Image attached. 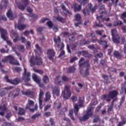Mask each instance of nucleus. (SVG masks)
I'll return each mask as SVG.
<instances>
[{
    "mask_svg": "<svg viewBox=\"0 0 126 126\" xmlns=\"http://www.w3.org/2000/svg\"><path fill=\"white\" fill-rule=\"evenodd\" d=\"M26 110L22 108H19V111H18V115L20 116H23L25 114Z\"/></svg>",
    "mask_w": 126,
    "mask_h": 126,
    "instance_id": "31",
    "label": "nucleus"
},
{
    "mask_svg": "<svg viewBox=\"0 0 126 126\" xmlns=\"http://www.w3.org/2000/svg\"><path fill=\"white\" fill-rule=\"evenodd\" d=\"M21 40V43H25L27 41V39L25 37L22 36L19 39Z\"/></svg>",
    "mask_w": 126,
    "mask_h": 126,
    "instance_id": "59",
    "label": "nucleus"
},
{
    "mask_svg": "<svg viewBox=\"0 0 126 126\" xmlns=\"http://www.w3.org/2000/svg\"><path fill=\"white\" fill-rule=\"evenodd\" d=\"M52 93L53 94L56 95L57 97H59L60 95V90L57 86L54 87L52 89Z\"/></svg>",
    "mask_w": 126,
    "mask_h": 126,
    "instance_id": "15",
    "label": "nucleus"
},
{
    "mask_svg": "<svg viewBox=\"0 0 126 126\" xmlns=\"http://www.w3.org/2000/svg\"><path fill=\"white\" fill-rule=\"evenodd\" d=\"M83 14L85 16H88L90 14V10L87 8H84L83 9Z\"/></svg>",
    "mask_w": 126,
    "mask_h": 126,
    "instance_id": "29",
    "label": "nucleus"
},
{
    "mask_svg": "<svg viewBox=\"0 0 126 126\" xmlns=\"http://www.w3.org/2000/svg\"><path fill=\"white\" fill-rule=\"evenodd\" d=\"M88 48L92 50L94 52L97 51V48L95 47V45L94 44L90 45L88 46Z\"/></svg>",
    "mask_w": 126,
    "mask_h": 126,
    "instance_id": "38",
    "label": "nucleus"
},
{
    "mask_svg": "<svg viewBox=\"0 0 126 126\" xmlns=\"http://www.w3.org/2000/svg\"><path fill=\"white\" fill-rule=\"evenodd\" d=\"M8 61H9V63L12 64L16 65H20L19 62L18 61H15L14 57L11 55L5 57L4 59L1 60V61L4 63Z\"/></svg>",
    "mask_w": 126,
    "mask_h": 126,
    "instance_id": "6",
    "label": "nucleus"
},
{
    "mask_svg": "<svg viewBox=\"0 0 126 126\" xmlns=\"http://www.w3.org/2000/svg\"><path fill=\"white\" fill-rule=\"evenodd\" d=\"M65 54V52L64 50H61L60 54L58 56V58H59L62 57Z\"/></svg>",
    "mask_w": 126,
    "mask_h": 126,
    "instance_id": "57",
    "label": "nucleus"
},
{
    "mask_svg": "<svg viewBox=\"0 0 126 126\" xmlns=\"http://www.w3.org/2000/svg\"><path fill=\"white\" fill-rule=\"evenodd\" d=\"M1 4L4 6V8H7L9 2L8 0H1Z\"/></svg>",
    "mask_w": 126,
    "mask_h": 126,
    "instance_id": "27",
    "label": "nucleus"
},
{
    "mask_svg": "<svg viewBox=\"0 0 126 126\" xmlns=\"http://www.w3.org/2000/svg\"><path fill=\"white\" fill-rule=\"evenodd\" d=\"M11 116H12V113L11 112H10L6 113L5 115V118L8 120H9Z\"/></svg>",
    "mask_w": 126,
    "mask_h": 126,
    "instance_id": "52",
    "label": "nucleus"
},
{
    "mask_svg": "<svg viewBox=\"0 0 126 126\" xmlns=\"http://www.w3.org/2000/svg\"><path fill=\"white\" fill-rule=\"evenodd\" d=\"M22 3L24 4L26 6L30 4V1L29 0H21Z\"/></svg>",
    "mask_w": 126,
    "mask_h": 126,
    "instance_id": "50",
    "label": "nucleus"
},
{
    "mask_svg": "<svg viewBox=\"0 0 126 126\" xmlns=\"http://www.w3.org/2000/svg\"><path fill=\"white\" fill-rule=\"evenodd\" d=\"M90 43H91V41L89 40H83L81 42L80 45L84 46V45H86L87 44H90Z\"/></svg>",
    "mask_w": 126,
    "mask_h": 126,
    "instance_id": "36",
    "label": "nucleus"
},
{
    "mask_svg": "<svg viewBox=\"0 0 126 126\" xmlns=\"http://www.w3.org/2000/svg\"><path fill=\"white\" fill-rule=\"evenodd\" d=\"M42 81H43L44 83H48L49 82V78L48 76L45 75L43 76Z\"/></svg>",
    "mask_w": 126,
    "mask_h": 126,
    "instance_id": "37",
    "label": "nucleus"
},
{
    "mask_svg": "<svg viewBox=\"0 0 126 126\" xmlns=\"http://www.w3.org/2000/svg\"><path fill=\"white\" fill-rule=\"evenodd\" d=\"M34 105V102L31 99L28 100V103L26 105V109H29L30 110L31 108H32Z\"/></svg>",
    "mask_w": 126,
    "mask_h": 126,
    "instance_id": "14",
    "label": "nucleus"
},
{
    "mask_svg": "<svg viewBox=\"0 0 126 126\" xmlns=\"http://www.w3.org/2000/svg\"><path fill=\"white\" fill-rule=\"evenodd\" d=\"M98 43L101 45H104L108 43V39H107V35H103L100 37V39L98 41Z\"/></svg>",
    "mask_w": 126,
    "mask_h": 126,
    "instance_id": "13",
    "label": "nucleus"
},
{
    "mask_svg": "<svg viewBox=\"0 0 126 126\" xmlns=\"http://www.w3.org/2000/svg\"><path fill=\"white\" fill-rule=\"evenodd\" d=\"M7 17L10 20H12L16 17V15L13 14L12 11L11 10H9L6 13Z\"/></svg>",
    "mask_w": 126,
    "mask_h": 126,
    "instance_id": "17",
    "label": "nucleus"
},
{
    "mask_svg": "<svg viewBox=\"0 0 126 126\" xmlns=\"http://www.w3.org/2000/svg\"><path fill=\"white\" fill-rule=\"evenodd\" d=\"M13 36L15 37V38L13 39V42H16L18 40L19 37L18 34L16 32L13 33Z\"/></svg>",
    "mask_w": 126,
    "mask_h": 126,
    "instance_id": "35",
    "label": "nucleus"
},
{
    "mask_svg": "<svg viewBox=\"0 0 126 126\" xmlns=\"http://www.w3.org/2000/svg\"><path fill=\"white\" fill-rule=\"evenodd\" d=\"M31 73L28 72L27 69L25 68L23 80L25 82H29V81H31Z\"/></svg>",
    "mask_w": 126,
    "mask_h": 126,
    "instance_id": "12",
    "label": "nucleus"
},
{
    "mask_svg": "<svg viewBox=\"0 0 126 126\" xmlns=\"http://www.w3.org/2000/svg\"><path fill=\"white\" fill-rule=\"evenodd\" d=\"M30 63L32 64L40 65L43 63V60L41 58L36 56L35 57H32L30 59Z\"/></svg>",
    "mask_w": 126,
    "mask_h": 126,
    "instance_id": "7",
    "label": "nucleus"
},
{
    "mask_svg": "<svg viewBox=\"0 0 126 126\" xmlns=\"http://www.w3.org/2000/svg\"><path fill=\"white\" fill-rule=\"evenodd\" d=\"M38 110V105L37 104H35L34 106V108H31L30 109V111L32 112H34L35 111H37Z\"/></svg>",
    "mask_w": 126,
    "mask_h": 126,
    "instance_id": "53",
    "label": "nucleus"
},
{
    "mask_svg": "<svg viewBox=\"0 0 126 126\" xmlns=\"http://www.w3.org/2000/svg\"><path fill=\"white\" fill-rule=\"evenodd\" d=\"M19 50L21 52H24L25 51V47L23 45H20L18 47Z\"/></svg>",
    "mask_w": 126,
    "mask_h": 126,
    "instance_id": "62",
    "label": "nucleus"
},
{
    "mask_svg": "<svg viewBox=\"0 0 126 126\" xmlns=\"http://www.w3.org/2000/svg\"><path fill=\"white\" fill-rule=\"evenodd\" d=\"M94 118L93 120V123H97L98 122H101V120H100V117L98 115H94Z\"/></svg>",
    "mask_w": 126,
    "mask_h": 126,
    "instance_id": "32",
    "label": "nucleus"
},
{
    "mask_svg": "<svg viewBox=\"0 0 126 126\" xmlns=\"http://www.w3.org/2000/svg\"><path fill=\"white\" fill-rule=\"evenodd\" d=\"M54 41L56 44H57V47H60L59 44H58V43H60L61 41V38L60 36H58L57 37H54Z\"/></svg>",
    "mask_w": 126,
    "mask_h": 126,
    "instance_id": "25",
    "label": "nucleus"
},
{
    "mask_svg": "<svg viewBox=\"0 0 126 126\" xmlns=\"http://www.w3.org/2000/svg\"><path fill=\"white\" fill-rule=\"evenodd\" d=\"M103 32H104V30H97L95 31V33L96 34L99 35H102L103 34Z\"/></svg>",
    "mask_w": 126,
    "mask_h": 126,
    "instance_id": "56",
    "label": "nucleus"
},
{
    "mask_svg": "<svg viewBox=\"0 0 126 126\" xmlns=\"http://www.w3.org/2000/svg\"><path fill=\"white\" fill-rule=\"evenodd\" d=\"M105 11V5H102L99 7V12L103 13Z\"/></svg>",
    "mask_w": 126,
    "mask_h": 126,
    "instance_id": "47",
    "label": "nucleus"
},
{
    "mask_svg": "<svg viewBox=\"0 0 126 126\" xmlns=\"http://www.w3.org/2000/svg\"><path fill=\"white\" fill-rule=\"evenodd\" d=\"M62 7V9L63 10L64 12V14L65 15L67 16V15H72V12L70 11L68 9H67L65 6L63 4L61 6Z\"/></svg>",
    "mask_w": 126,
    "mask_h": 126,
    "instance_id": "16",
    "label": "nucleus"
},
{
    "mask_svg": "<svg viewBox=\"0 0 126 126\" xmlns=\"http://www.w3.org/2000/svg\"><path fill=\"white\" fill-rule=\"evenodd\" d=\"M62 79L64 82H69L70 81V79L66 76H62Z\"/></svg>",
    "mask_w": 126,
    "mask_h": 126,
    "instance_id": "42",
    "label": "nucleus"
},
{
    "mask_svg": "<svg viewBox=\"0 0 126 126\" xmlns=\"http://www.w3.org/2000/svg\"><path fill=\"white\" fill-rule=\"evenodd\" d=\"M51 98V93L49 92H47L45 94V102H47V101H49V100H50Z\"/></svg>",
    "mask_w": 126,
    "mask_h": 126,
    "instance_id": "26",
    "label": "nucleus"
},
{
    "mask_svg": "<svg viewBox=\"0 0 126 126\" xmlns=\"http://www.w3.org/2000/svg\"><path fill=\"white\" fill-rule=\"evenodd\" d=\"M113 41L116 44H120L121 42V37L119 35H116L112 37Z\"/></svg>",
    "mask_w": 126,
    "mask_h": 126,
    "instance_id": "20",
    "label": "nucleus"
},
{
    "mask_svg": "<svg viewBox=\"0 0 126 126\" xmlns=\"http://www.w3.org/2000/svg\"><path fill=\"white\" fill-rule=\"evenodd\" d=\"M33 71L34 72H37V73H39V74H43L44 73V71L40 69H33Z\"/></svg>",
    "mask_w": 126,
    "mask_h": 126,
    "instance_id": "48",
    "label": "nucleus"
},
{
    "mask_svg": "<svg viewBox=\"0 0 126 126\" xmlns=\"http://www.w3.org/2000/svg\"><path fill=\"white\" fill-rule=\"evenodd\" d=\"M30 17H31L32 18V21H34L35 20V19H37V18L38 17V15L37 14L31 13L30 14Z\"/></svg>",
    "mask_w": 126,
    "mask_h": 126,
    "instance_id": "34",
    "label": "nucleus"
},
{
    "mask_svg": "<svg viewBox=\"0 0 126 126\" xmlns=\"http://www.w3.org/2000/svg\"><path fill=\"white\" fill-rule=\"evenodd\" d=\"M32 78L34 82H36V83H37V84H40V80L38 78L36 74H32Z\"/></svg>",
    "mask_w": 126,
    "mask_h": 126,
    "instance_id": "21",
    "label": "nucleus"
},
{
    "mask_svg": "<svg viewBox=\"0 0 126 126\" xmlns=\"http://www.w3.org/2000/svg\"><path fill=\"white\" fill-rule=\"evenodd\" d=\"M46 25H47L50 29H52L54 26V23L52 21H49L46 22Z\"/></svg>",
    "mask_w": 126,
    "mask_h": 126,
    "instance_id": "39",
    "label": "nucleus"
},
{
    "mask_svg": "<svg viewBox=\"0 0 126 126\" xmlns=\"http://www.w3.org/2000/svg\"><path fill=\"white\" fill-rule=\"evenodd\" d=\"M123 24H124V23H123V22H122V21L118 20L115 23L114 26L116 27L118 26H122L123 25Z\"/></svg>",
    "mask_w": 126,
    "mask_h": 126,
    "instance_id": "44",
    "label": "nucleus"
},
{
    "mask_svg": "<svg viewBox=\"0 0 126 126\" xmlns=\"http://www.w3.org/2000/svg\"><path fill=\"white\" fill-rule=\"evenodd\" d=\"M114 50V49H113V48H111L110 49H108V53L107 54L109 56L112 55V52H113V50Z\"/></svg>",
    "mask_w": 126,
    "mask_h": 126,
    "instance_id": "64",
    "label": "nucleus"
},
{
    "mask_svg": "<svg viewBox=\"0 0 126 126\" xmlns=\"http://www.w3.org/2000/svg\"><path fill=\"white\" fill-rule=\"evenodd\" d=\"M56 53L53 49H48L47 51V57L50 60L53 61L54 57H55Z\"/></svg>",
    "mask_w": 126,
    "mask_h": 126,
    "instance_id": "10",
    "label": "nucleus"
},
{
    "mask_svg": "<svg viewBox=\"0 0 126 126\" xmlns=\"http://www.w3.org/2000/svg\"><path fill=\"white\" fill-rule=\"evenodd\" d=\"M85 58H82L79 61V67H82L84 66L86 67L85 71L84 72L83 69H81L80 71V72L81 74V75L86 78V77L89 76L90 75V68L91 67V63H90V61L89 60H87L85 62Z\"/></svg>",
    "mask_w": 126,
    "mask_h": 126,
    "instance_id": "1",
    "label": "nucleus"
},
{
    "mask_svg": "<svg viewBox=\"0 0 126 126\" xmlns=\"http://www.w3.org/2000/svg\"><path fill=\"white\" fill-rule=\"evenodd\" d=\"M119 92L118 90H112L108 93V94H104L101 95V99L103 101H106L107 102H111V99H116L118 98Z\"/></svg>",
    "mask_w": 126,
    "mask_h": 126,
    "instance_id": "2",
    "label": "nucleus"
},
{
    "mask_svg": "<svg viewBox=\"0 0 126 126\" xmlns=\"http://www.w3.org/2000/svg\"><path fill=\"white\" fill-rule=\"evenodd\" d=\"M57 21L61 22L62 23H64L65 22V19L61 16H58L57 17H54Z\"/></svg>",
    "mask_w": 126,
    "mask_h": 126,
    "instance_id": "24",
    "label": "nucleus"
},
{
    "mask_svg": "<svg viewBox=\"0 0 126 126\" xmlns=\"http://www.w3.org/2000/svg\"><path fill=\"white\" fill-rule=\"evenodd\" d=\"M55 83L56 84V85H62L63 82L61 80H55Z\"/></svg>",
    "mask_w": 126,
    "mask_h": 126,
    "instance_id": "49",
    "label": "nucleus"
},
{
    "mask_svg": "<svg viewBox=\"0 0 126 126\" xmlns=\"http://www.w3.org/2000/svg\"><path fill=\"white\" fill-rule=\"evenodd\" d=\"M84 102H85L84 97H79V105L76 103L74 106V112L75 116H78L79 110L81 108H82L83 106Z\"/></svg>",
    "mask_w": 126,
    "mask_h": 126,
    "instance_id": "5",
    "label": "nucleus"
},
{
    "mask_svg": "<svg viewBox=\"0 0 126 126\" xmlns=\"http://www.w3.org/2000/svg\"><path fill=\"white\" fill-rule=\"evenodd\" d=\"M71 100L73 102H77V101L78 100V97L77 96L72 95L71 97Z\"/></svg>",
    "mask_w": 126,
    "mask_h": 126,
    "instance_id": "58",
    "label": "nucleus"
},
{
    "mask_svg": "<svg viewBox=\"0 0 126 126\" xmlns=\"http://www.w3.org/2000/svg\"><path fill=\"white\" fill-rule=\"evenodd\" d=\"M93 5L92 3L88 4V8L91 11L92 14H94V11L97 9V5H95L93 7Z\"/></svg>",
    "mask_w": 126,
    "mask_h": 126,
    "instance_id": "18",
    "label": "nucleus"
},
{
    "mask_svg": "<svg viewBox=\"0 0 126 126\" xmlns=\"http://www.w3.org/2000/svg\"><path fill=\"white\" fill-rule=\"evenodd\" d=\"M74 110L73 109H71L69 111L68 117H70V119L73 121H75L76 120L75 118L73 116Z\"/></svg>",
    "mask_w": 126,
    "mask_h": 126,
    "instance_id": "23",
    "label": "nucleus"
},
{
    "mask_svg": "<svg viewBox=\"0 0 126 126\" xmlns=\"http://www.w3.org/2000/svg\"><path fill=\"white\" fill-rule=\"evenodd\" d=\"M102 78H103V79H104V80H105L106 83L108 84V80H109V76L105 74H102Z\"/></svg>",
    "mask_w": 126,
    "mask_h": 126,
    "instance_id": "41",
    "label": "nucleus"
},
{
    "mask_svg": "<svg viewBox=\"0 0 126 126\" xmlns=\"http://www.w3.org/2000/svg\"><path fill=\"white\" fill-rule=\"evenodd\" d=\"M0 110H1V112H4V114H5V111L8 110V107L6 106V104H3L2 106H1Z\"/></svg>",
    "mask_w": 126,
    "mask_h": 126,
    "instance_id": "33",
    "label": "nucleus"
},
{
    "mask_svg": "<svg viewBox=\"0 0 126 126\" xmlns=\"http://www.w3.org/2000/svg\"><path fill=\"white\" fill-rule=\"evenodd\" d=\"M114 57L118 59H121L123 58V55L119 53L118 51H115L114 53Z\"/></svg>",
    "mask_w": 126,
    "mask_h": 126,
    "instance_id": "22",
    "label": "nucleus"
},
{
    "mask_svg": "<svg viewBox=\"0 0 126 126\" xmlns=\"http://www.w3.org/2000/svg\"><path fill=\"white\" fill-rule=\"evenodd\" d=\"M41 115V114L40 113L35 114L34 115L32 116V119L35 120L36 118L39 117Z\"/></svg>",
    "mask_w": 126,
    "mask_h": 126,
    "instance_id": "45",
    "label": "nucleus"
},
{
    "mask_svg": "<svg viewBox=\"0 0 126 126\" xmlns=\"http://www.w3.org/2000/svg\"><path fill=\"white\" fill-rule=\"evenodd\" d=\"M26 6L22 4H19L18 5V7L19 9H20L21 10H24L25 9Z\"/></svg>",
    "mask_w": 126,
    "mask_h": 126,
    "instance_id": "54",
    "label": "nucleus"
},
{
    "mask_svg": "<svg viewBox=\"0 0 126 126\" xmlns=\"http://www.w3.org/2000/svg\"><path fill=\"white\" fill-rule=\"evenodd\" d=\"M4 78L6 80V82L12 84V85H18L21 82V79L19 77H16L13 79H9L8 76H5Z\"/></svg>",
    "mask_w": 126,
    "mask_h": 126,
    "instance_id": "8",
    "label": "nucleus"
},
{
    "mask_svg": "<svg viewBox=\"0 0 126 126\" xmlns=\"http://www.w3.org/2000/svg\"><path fill=\"white\" fill-rule=\"evenodd\" d=\"M83 56L87 58H89L91 57V55L87 51H83Z\"/></svg>",
    "mask_w": 126,
    "mask_h": 126,
    "instance_id": "40",
    "label": "nucleus"
},
{
    "mask_svg": "<svg viewBox=\"0 0 126 126\" xmlns=\"http://www.w3.org/2000/svg\"><path fill=\"white\" fill-rule=\"evenodd\" d=\"M78 43L76 42L75 43H73L71 45V49L72 50H75L76 48L77 47V46H78Z\"/></svg>",
    "mask_w": 126,
    "mask_h": 126,
    "instance_id": "46",
    "label": "nucleus"
},
{
    "mask_svg": "<svg viewBox=\"0 0 126 126\" xmlns=\"http://www.w3.org/2000/svg\"><path fill=\"white\" fill-rule=\"evenodd\" d=\"M70 86H65L64 89L62 92V96L63 100H68L70 98L72 93L70 90Z\"/></svg>",
    "mask_w": 126,
    "mask_h": 126,
    "instance_id": "4",
    "label": "nucleus"
},
{
    "mask_svg": "<svg viewBox=\"0 0 126 126\" xmlns=\"http://www.w3.org/2000/svg\"><path fill=\"white\" fill-rule=\"evenodd\" d=\"M116 33H117V30L112 29L111 30V34H112V37L117 35H116Z\"/></svg>",
    "mask_w": 126,
    "mask_h": 126,
    "instance_id": "55",
    "label": "nucleus"
},
{
    "mask_svg": "<svg viewBox=\"0 0 126 126\" xmlns=\"http://www.w3.org/2000/svg\"><path fill=\"white\" fill-rule=\"evenodd\" d=\"M76 70V68L74 66H70L67 69V73H73Z\"/></svg>",
    "mask_w": 126,
    "mask_h": 126,
    "instance_id": "28",
    "label": "nucleus"
},
{
    "mask_svg": "<svg viewBox=\"0 0 126 126\" xmlns=\"http://www.w3.org/2000/svg\"><path fill=\"white\" fill-rule=\"evenodd\" d=\"M0 33L1 38L4 40H7L8 39L7 31L2 27H0Z\"/></svg>",
    "mask_w": 126,
    "mask_h": 126,
    "instance_id": "11",
    "label": "nucleus"
},
{
    "mask_svg": "<svg viewBox=\"0 0 126 126\" xmlns=\"http://www.w3.org/2000/svg\"><path fill=\"white\" fill-rule=\"evenodd\" d=\"M93 107L92 106H89L86 111V114H85L82 117H79V120L80 122H86L91 117L92 118L93 116V114L94 112L92 111Z\"/></svg>",
    "mask_w": 126,
    "mask_h": 126,
    "instance_id": "3",
    "label": "nucleus"
},
{
    "mask_svg": "<svg viewBox=\"0 0 126 126\" xmlns=\"http://www.w3.org/2000/svg\"><path fill=\"white\" fill-rule=\"evenodd\" d=\"M49 19L47 18H42V19H41V20L39 21L40 23H45L46 21L49 20Z\"/></svg>",
    "mask_w": 126,
    "mask_h": 126,
    "instance_id": "60",
    "label": "nucleus"
},
{
    "mask_svg": "<svg viewBox=\"0 0 126 126\" xmlns=\"http://www.w3.org/2000/svg\"><path fill=\"white\" fill-rule=\"evenodd\" d=\"M24 20V17H21L20 18L18 24H15V28H17L19 31L24 30L26 28L28 27V25L21 24V23Z\"/></svg>",
    "mask_w": 126,
    "mask_h": 126,
    "instance_id": "9",
    "label": "nucleus"
},
{
    "mask_svg": "<svg viewBox=\"0 0 126 126\" xmlns=\"http://www.w3.org/2000/svg\"><path fill=\"white\" fill-rule=\"evenodd\" d=\"M120 18L121 19H122V20L123 21L124 23L125 24H126V12H123Z\"/></svg>",
    "mask_w": 126,
    "mask_h": 126,
    "instance_id": "30",
    "label": "nucleus"
},
{
    "mask_svg": "<svg viewBox=\"0 0 126 126\" xmlns=\"http://www.w3.org/2000/svg\"><path fill=\"white\" fill-rule=\"evenodd\" d=\"M74 11L75 12H80L82 9V5H78L77 3H74L73 4Z\"/></svg>",
    "mask_w": 126,
    "mask_h": 126,
    "instance_id": "19",
    "label": "nucleus"
},
{
    "mask_svg": "<svg viewBox=\"0 0 126 126\" xmlns=\"http://www.w3.org/2000/svg\"><path fill=\"white\" fill-rule=\"evenodd\" d=\"M75 17V19L76 21H79L81 20V16L80 14L78 13V14H76V15H75L74 16Z\"/></svg>",
    "mask_w": 126,
    "mask_h": 126,
    "instance_id": "43",
    "label": "nucleus"
},
{
    "mask_svg": "<svg viewBox=\"0 0 126 126\" xmlns=\"http://www.w3.org/2000/svg\"><path fill=\"white\" fill-rule=\"evenodd\" d=\"M103 55H104L103 54V53H99L98 54H97L96 55H95L94 56V57H95V58H101L103 57Z\"/></svg>",
    "mask_w": 126,
    "mask_h": 126,
    "instance_id": "61",
    "label": "nucleus"
},
{
    "mask_svg": "<svg viewBox=\"0 0 126 126\" xmlns=\"http://www.w3.org/2000/svg\"><path fill=\"white\" fill-rule=\"evenodd\" d=\"M78 59V58L76 57H74L73 58H72L71 59H70V63H73L74 61L77 60Z\"/></svg>",
    "mask_w": 126,
    "mask_h": 126,
    "instance_id": "63",
    "label": "nucleus"
},
{
    "mask_svg": "<svg viewBox=\"0 0 126 126\" xmlns=\"http://www.w3.org/2000/svg\"><path fill=\"white\" fill-rule=\"evenodd\" d=\"M97 104H98V100H97V99H94V100H93L92 101L91 105H89V106L92 107V106H95Z\"/></svg>",
    "mask_w": 126,
    "mask_h": 126,
    "instance_id": "51",
    "label": "nucleus"
}]
</instances>
